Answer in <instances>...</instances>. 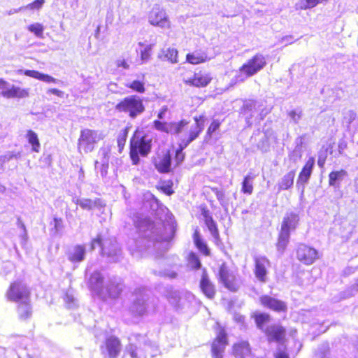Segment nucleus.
I'll list each match as a JSON object with an SVG mask.
<instances>
[{"label":"nucleus","instance_id":"nucleus-33","mask_svg":"<svg viewBox=\"0 0 358 358\" xmlns=\"http://www.w3.org/2000/svg\"><path fill=\"white\" fill-rule=\"evenodd\" d=\"M193 239L196 248L204 255H209V250L206 244L201 238L199 232L196 229L193 235Z\"/></svg>","mask_w":358,"mask_h":358},{"label":"nucleus","instance_id":"nucleus-5","mask_svg":"<svg viewBox=\"0 0 358 358\" xmlns=\"http://www.w3.org/2000/svg\"><path fill=\"white\" fill-rule=\"evenodd\" d=\"M30 296L31 292L29 287L20 280L11 282L6 293L7 299L15 303H27Z\"/></svg>","mask_w":358,"mask_h":358},{"label":"nucleus","instance_id":"nucleus-62","mask_svg":"<svg viewBox=\"0 0 358 358\" xmlns=\"http://www.w3.org/2000/svg\"><path fill=\"white\" fill-rule=\"evenodd\" d=\"M242 319H243V317L242 316H238V317H236V320L239 321V322H241L242 321Z\"/></svg>","mask_w":358,"mask_h":358},{"label":"nucleus","instance_id":"nucleus-49","mask_svg":"<svg viewBox=\"0 0 358 358\" xmlns=\"http://www.w3.org/2000/svg\"><path fill=\"white\" fill-rule=\"evenodd\" d=\"M220 122L218 120H213L208 129L207 134L211 136L220 127Z\"/></svg>","mask_w":358,"mask_h":358},{"label":"nucleus","instance_id":"nucleus-42","mask_svg":"<svg viewBox=\"0 0 358 358\" xmlns=\"http://www.w3.org/2000/svg\"><path fill=\"white\" fill-rule=\"evenodd\" d=\"M172 187L173 182L171 180L163 181L158 187V189H160L167 195H171L174 192Z\"/></svg>","mask_w":358,"mask_h":358},{"label":"nucleus","instance_id":"nucleus-21","mask_svg":"<svg viewBox=\"0 0 358 358\" xmlns=\"http://www.w3.org/2000/svg\"><path fill=\"white\" fill-rule=\"evenodd\" d=\"M200 287L203 293L209 299H212L215 294V289L213 283L210 281L208 276L205 271H203L200 281Z\"/></svg>","mask_w":358,"mask_h":358},{"label":"nucleus","instance_id":"nucleus-55","mask_svg":"<svg viewBox=\"0 0 358 358\" xmlns=\"http://www.w3.org/2000/svg\"><path fill=\"white\" fill-rule=\"evenodd\" d=\"M213 192H215L218 200L222 201L224 197V194L222 191L218 190L217 189H214Z\"/></svg>","mask_w":358,"mask_h":358},{"label":"nucleus","instance_id":"nucleus-9","mask_svg":"<svg viewBox=\"0 0 358 358\" xmlns=\"http://www.w3.org/2000/svg\"><path fill=\"white\" fill-rule=\"evenodd\" d=\"M168 299L176 309H181L188 307L194 299V296L189 292L180 293L175 290L169 292Z\"/></svg>","mask_w":358,"mask_h":358},{"label":"nucleus","instance_id":"nucleus-19","mask_svg":"<svg viewBox=\"0 0 358 358\" xmlns=\"http://www.w3.org/2000/svg\"><path fill=\"white\" fill-rule=\"evenodd\" d=\"M233 353L236 358H253L250 345L247 341H241L234 344Z\"/></svg>","mask_w":358,"mask_h":358},{"label":"nucleus","instance_id":"nucleus-22","mask_svg":"<svg viewBox=\"0 0 358 358\" xmlns=\"http://www.w3.org/2000/svg\"><path fill=\"white\" fill-rule=\"evenodd\" d=\"M201 215L203 217V220L206 227H208L211 235L215 240L219 239V231L217 227L216 223L213 220L212 216L210 215L209 211L205 208L202 209Z\"/></svg>","mask_w":358,"mask_h":358},{"label":"nucleus","instance_id":"nucleus-57","mask_svg":"<svg viewBox=\"0 0 358 358\" xmlns=\"http://www.w3.org/2000/svg\"><path fill=\"white\" fill-rule=\"evenodd\" d=\"M150 56L149 50H145L144 52H141L142 60L147 59Z\"/></svg>","mask_w":358,"mask_h":358},{"label":"nucleus","instance_id":"nucleus-45","mask_svg":"<svg viewBox=\"0 0 358 358\" xmlns=\"http://www.w3.org/2000/svg\"><path fill=\"white\" fill-rule=\"evenodd\" d=\"M288 115L294 124H298L302 117V111L293 110L288 113Z\"/></svg>","mask_w":358,"mask_h":358},{"label":"nucleus","instance_id":"nucleus-63","mask_svg":"<svg viewBox=\"0 0 358 358\" xmlns=\"http://www.w3.org/2000/svg\"><path fill=\"white\" fill-rule=\"evenodd\" d=\"M252 103H247L244 106L245 108H249L250 107H252Z\"/></svg>","mask_w":358,"mask_h":358},{"label":"nucleus","instance_id":"nucleus-27","mask_svg":"<svg viewBox=\"0 0 358 358\" xmlns=\"http://www.w3.org/2000/svg\"><path fill=\"white\" fill-rule=\"evenodd\" d=\"M18 317L21 320H26L31 316V306L30 299L27 300V303L20 302L17 306Z\"/></svg>","mask_w":358,"mask_h":358},{"label":"nucleus","instance_id":"nucleus-53","mask_svg":"<svg viewBox=\"0 0 358 358\" xmlns=\"http://www.w3.org/2000/svg\"><path fill=\"white\" fill-rule=\"evenodd\" d=\"M275 358H289V356L285 352L278 350V352L275 354Z\"/></svg>","mask_w":358,"mask_h":358},{"label":"nucleus","instance_id":"nucleus-60","mask_svg":"<svg viewBox=\"0 0 358 358\" xmlns=\"http://www.w3.org/2000/svg\"><path fill=\"white\" fill-rule=\"evenodd\" d=\"M325 159H321L320 157L317 160V164L319 166L322 167L324 164Z\"/></svg>","mask_w":358,"mask_h":358},{"label":"nucleus","instance_id":"nucleus-7","mask_svg":"<svg viewBox=\"0 0 358 358\" xmlns=\"http://www.w3.org/2000/svg\"><path fill=\"white\" fill-rule=\"evenodd\" d=\"M122 343L116 336L106 337L100 347L101 353L108 358H117L122 351Z\"/></svg>","mask_w":358,"mask_h":358},{"label":"nucleus","instance_id":"nucleus-37","mask_svg":"<svg viewBox=\"0 0 358 358\" xmlns=\"http://www.w3.org/2000/svg\"><path fill=\"white\" fill-rule=\"evenodd\" d=\"M108 297L117 299L122 293V289L117 283H112L106 287Z\"/></svg>","mask_w":358,"mask_h":358},{"label":"nucleus","instance_id":"nucleus-15","mask_svg":"<svg viewBox=\"0 0 358 358\" xmlns=\"http://www.w3.org/2000/svg\"><path fill=\"white\" fill-rule=\"evenodd\" d=\"M269 342H282L286 335L285 329L280 324H271L264 331Z\"/></svg>","mask_w":358,"mask_h":358},{"label":"nucleus","instance_id":"nucleus-59","mask_svg":"<svg viewBox=\"0 0 358 358\" xmlns=\"http://www.w3.org/2000/svg\"><path fill=\"white\" fill-rule=\"evenodd\" d=\"M167 110V107L165 106V107H163L162 108V110L160 112V113L158 114V120H159V119H162V115L163 113Z\"/></svg>","mask_w":358,"mask_h":358},{"label":"nucleus","instance_id":"nucleus-26","mask_svg":"<svg viewBox=\"0 0 358 358\" xmlns=\"http://www.w3.org/2000/svg\"><path fill=\"white\" fill-rule=\"evenodd\" d=\"M18 72L19 73L24 74V76H29L45 83H57V79L51 76L40 73L35 70H20Z\"/></svg>","mask_w":358,"mask_h":358},{"label":"nucleus","instance_id":"nucleus-50","mask_svg":"<svg viewBox=\"0 0 358 358\" xmlns=\"http://www.w3.org/2000/svg\"><path fill=\"white\" fill-rule=\"evenodd\" d=\"M162 18L159 21H158V27H161L162 28H169L170 27V23L169 20H167L166 17L165 16V14L163 15V17L161 16Z\"/></svg>","mask_w":358,"mask_h":358},{"label":"nucleus","instance_id":"nucleus-18","mask_svg":"<svg viewBox=\"0 0 358 358\" xmlns=\"http://www.w3.org/2000/svg\"><path fill=\"white\" fill-rule=\"evenodd\" d=\"M260 302L264 306L275 311L285 312L287 310V306L283 301L278 300L270 296H262L260 297Z\"/></svg>","mask_w":358,"mask_h":358},{"label":"nucleus","instance_id":"nucleus-44","mask_svg":"<svg viewBox=\"0 0 358 358\" xmlns=\"http://www.w3.org/2000/svg\"><path fill=\"white\" fill-rule=\"evenodd\" d=\"M189 263L191 266L194 268H199L201 266V262L199 259V257L196 255L193 252L189 253Z\"/></svg>","mask_w":358,"mask_h":358},{"label":"nucleus","instance_id":"nucleus-17","mask_svg":"<svg viewBox=\"0 0 358 358\" xmlns=\"http://www.w3.org/2000/svg\"><path fill=\"white\" fill-rule=\"evenodd\" d=\"M212 80V76L209 73L199 72L194 73L192 78L185 80V83L197 87L207 86Z\"/></svg>","mask_w":358,"mask_h":358},{"label":"nucleus","instance_id":"nucleus-30","mask_svg":"<svg viewBox=\"0 0 358 358\" xmlns=\"http://www.w3.org/2000/svg\"><path fill=\"white\" fill-rule=\"evenodd\" d=\"M26 138L29 143L31 145V150L34 152H39L41 149V143L37 134L29 129L27 131Z\"/></svg>","mask_w":358,"mask_h":358},{"label":"nucleus","instance_id":"nucleus-40","mask_svg":"<svg viewBox=\"0 0 358 358\" xmlns=\"http://www.w3.org/2000/svg\"><path fill=\"white\" fill-rule=\"evenodd\" d=\"M28 30L33 33L37 37L42 38L43 37L44 27L40 23H34L28 26Z\"/></svg>","mask_w":358,"mask_h":358},{"label":"nucleus","instance_id":"nucleus-10","mask_svg":"<svg viewBox=\"0 0 358 358\" xmlns=\"http://www.w3.org/2000/svg\"><path fill=\"white\" fill-rule=\"evenodd\" d=\"M219 279L228 289L232 292H236L238 289L239 286L234 274L225 264H222L220 268Z\"/></svg>","mask_w":358,"mask_h":358},{"label":"nucleus","instance_id":"nucleus-54","mask_svg":"<svg viewBox=\"0 0 358 358\" xmlns=\"http://www.w3.org/2000/svg\"><path fill=\"white\" fill-rule=\"evenodd\" d=\"M53 220L55 222L54 227L55 229H57L58 228L62 227V218L54 217Z\"/></svg>","mask_w":358,"mask_h":358},{"label":"nucleus","instance_id":"nucleus-1","mask_svg":"<svg viewBox=\"0 0 358 358\" xmlns=\"http://www.w3.org/2000/svg\"><path fill=\"white\" fill-rule=\"evenodd\" d=\"M158 250L167 251L173 238L176 224L173 215L169 209L158 201Z\"/></svg>","mask_w":358,"mask_h":358},{"label":"nucleus","instance_id":"nucleus-4","mask_svg":"<svg viewBox=\"0 0 358 358\" xmlns=\"http://www.w3.org/2000/svg\"><path fill=\"white\" fill-rule=\"evenodd\" d=\"M115 108L120 113H127L131 118H135L145 110L143 100L136 95L123 98L115 105Z\"/></svg>","mask_w":358,"mask_h":358},{"label":"nucleus","instance_id":"nucleus-64","mask_svg":"<svg viewBox=\"0 0 358 358\" xmlns=\"http://www.w3.org/2000/svg\"><path fill=\"white\" fill-rule=\"evenodd\" d=\"M176 276V273H172V275H171V278H175Z\"/></svg>","mask_w":358,"mask_h":358},{"label":"nucleus","instance_id":"nucleus-39","mask_svg":"<svg viewBox=\"0 0 358 358\" xmlns=\"http://www.w3.org/2000/svg\"><path fill=\"white\" fill-rule=\"evenodd\" d=\"M171 156L169 153H167L164 157L162 159L159 164H158V171L161 173H168L171 169Z\"/></svg>","mask_w":358,"mask_h":358},{"label":"nucleus","instance_id":"nucleus-3","mask_svg":"<svg viewBox=\"0 0 358 358\" xmlns=\"http://www.w3.org/2000/svg\"><path fill=\"white\" fill-rule=\"evenodd\" d=\"M194 123L190 125L189 129V134L187 136H182L179 143V149L176 151V160L177 164L181 163L184 158L185 155L182 150L194 140H195L199 135V134L204 129L203 117H195Z\"/></svg>","mask_w":358,"mask_h":358},{"label":"nucleus","instance_id":"nucleus-58","mask_svg":"<svg viewBox=\"0 0 358 358\" xmlns=\"http://www.w3.org/2000/svg\"><path fill=\"white\" fill-rule=\"evenodd\" d=\"M292 39V36H284L281 38V41L283 42V41H287L289 43H292V42L291 41V40Z\"/></svg>","mask_w":358,"mask_h":358},{"label":"nucleus","instance_id":"nucleus-16","mask_svg":"<svg viewBox=\"0 0 358 358\" xmlns=\"http://www.w3.org/2000/svg\"><path fill=\"white\" fill-rule=\"evenodd\" d=\"M1 94L6 99H25L29 96V90L28 88H21L20 87L12 85L10 87L1 92Z\"/></svg>","mask_w":358,"mask_h":358},{"label":"nucleus","instance_id":"nucleus-41","mask_svg":"<svg viewBox=\"0 0 358 358\" xmlns=\"http://www.w3.org/2000/svg\"><path fill=\"white\" fill-rule=\"evenodd\" d=\"M126 87L138 93H143L145 90L144 83L140 80H133L131 83L129 84H127Z\"/></svg>","mask_w":358,"mask_h":358},{"label":"nucleus","instance_id":"nucleus-46","mask_svg":"<svg viewBox=\"0 0 358 358\" xmlns=\"http://www.w3.org/2000/svg\"><path fill=\"white\" fill-rule=\"evenodd\" d=\"M44 2L45 0H34L31 3L27 4L25 6V8L29 10H38L43 6Z\"/></svg>","mask_w":358,"mask_h":358},{"label":"nucleus","instance_id":"nucleus-34","mask_svg":"<svg viewBox=\"0 0 358 358\" xmlns=\"http://www.w3.org/2000/svg\"><path fill=\"white\" fill-rule=\"evenodd\" d=\"M255 176H251L250 174L247 175L242 182V189L241 191L244 194H251L253 192V185L252 182L254 180Z\"/></svg>","mask_w":358,"mask_h":358},{"label":"nucleus","instance_id":"nucleus-56","mask_svg":"<svg viewBox=\"0 0 358 358\" xmlns=\"http://www.w3.org/2000/svg\"><path fill=\"white\" fill-rule=\"evenodd\" d=\"M8 83L5 80L0 78V90L1 92L8 89Z\"/></svg>","mask_w":358,"mask_h":358},{"label":"nucleus","instance_id":"nucleus-8","mask_svg":"<svg viewBox=\"0 0 358 358\" xmlns=\"http://www.w3.org/2000/svg\"><path fill=\"white\" fill-rule=\"evenodd\" d=\"M266 64L265 57L262 55L257 54L243 64L240 68L239 71L247 77H250L262 69Z\"/></svg>","mask_w":358,"mask_h":358},{"label":"nucleus","instance_id":"nucleus-20","mask_svg":"<svg viewBox=\"0 0 358 358\" xmlns=\"http://www.w3.org/2000/svg\"><path fill=\"white\" fill-rule=\"evenodd\" d=\"M315 164V159L313 157L308 159L306 162L305 166L302 169L301 171L299 173V176L297 179L296 185H302L303 186L308 182L312 170Z\"/></svg>","mask_w":358,"mask_h":358},{"label":"nucleus","instance_id":"nucleus-47","mask_svg":"<svg viewBox=\"0 0 358 358\" xmlns=\"http://www.w3.org/2000/svg\"><path fill=\"white\" fill-rule=\"evenodd\" d=\"M96 246L103 247V238L100 234L94 238L90 243L91 250H94Z\"/></svg>","mask_w":358,"mask_h":358},{"label":"nucleus","instance_id":"nucleus-24","mask_svg":"<svg viewBox=\"0 0 358 358\" xmlns=\"http://www.w3.org/2000/svg\"><path fill=\"white\" fill-rule=\"evenodd\" d=\"M76 204L79 205L83 209L88 210L94 208H103L105 206V203L101 199H96L94 200L90 199H77Z\"/></svg>","mask_w":358,"mask_h":358},{"label":"nucleus","instance_id":"nucleus-61","mask_svg":"<svg viewBox=\"0 0 358 358\" xmlns=\"http://www.w3.org/2000/svg\"><path fill=\"white\" fill-rule=\"evenodd\" d=\"M356 191L358 193V178L355 180Z\"/></svg>","mask_w":358,"mask_h":358},{"label":"nucleus","instance_id":"nucleus-31","mask_svg":"<svg viewBox=\"0 0 358 358\" xmlns=\"http://www.w3.org/2000/svg\"><path fill=\"white\" fill-rule=\"evenodd\" d=\"M347 176L345 170L332 171L329 175V184L330 186H336Z\"/></svg>","mask_w":358,"mask_h":358},{"label":"nucleus","instance_id":"nucleus-2","mask_svg":"<svg viewBox=\"0 0 358 358\" xmlns=\"http://www.w3.org/2000/svg\"><path fill=\"white\" fill-rule=\"evenodd\" d=\"M152 140L143 131L136 129L129 143V156L132 164L136 165L139 163V157H146L151 150Z\"/></svg>","mask_w":358,"mask_h":358},{"label":"nucleus","instance_id":"nucleus-25","mask_svg":"<svg viewBox=\"0 0 358 358\" xmlns=\"http://www.w3.org/2000/svg\"><path fill=\"white\" fill-rule=\"evenodd\" d=\"M103 283V277L99 272L92 273L88 281V286L91 290L101 294Z\"/></svg>","mask_w":358,"mask_h":358},{"label":"nucleus","instance_id":"nucleus-52","mask_svg":"<svg viewBox=\"0 0 358 358\" xmlns=\"http://www.w3.org/2000/svg\"><path fill=\"white\" fill-rule=\"evenodd\" d=\"M48 92L49 94H55L59 97H62L64 95V92L58 89H56V88H51V89H49Z\"/></svg>","mask_w":358,"mask_h":358},{"label":"nucleus","instance_id":"nucleus-12","mask_svg":"<svg viewBox=\"0 0 358 358\" xmlns=\"http://www.w3.org/2000/svg\"><path fill=\"white\" fill-rule=\"evenodd\" d=\"M227 345V339L226 333L223 329H220L216 338L212 343L211 352L213 358H222Z\"/></svg>","mask_w":358,"mask_h":358},{"label":"nucleus","instance_id":"nucleus-6","mask_svg":"<svg viewBox=\"0 0 358 358\" xmlns=\"http://www.w3.org/2000/svg\"><path fill=\"white\" fill-rule=\"evenodd\" d=\"M100 139L96 131L88 128L81 129L77 143L79 152H92Z\"/></svg>","mask_w":358,"mask_h":358},{"label":"nucleus","instance_id":"nucleus-36","mask_svg":"<svg viewBox=\"0 0 358 358\" xmlns=\"http://www.w3.org/2000/svg\"><path fill=\"white\" fill-rule=\"evenodd\" d=\"M289 233L287 231L281 229L278 241L277 243V248L278 250L283 252L289 242Z\"/></svg>","mask_w":358,"mask_h":358},{"label":"nucleus","instance_id":"nucleus-35","mask_svg":"<svg viewBox=\"0 0 358 358\" xmlns=\"http://www.w3.org/2000/svg\"><path fill=\"white\" fill-rule=\"evenodd\" d=\"M129 128L128 127H124L117 136V143L120 152H121L124 148L129 134Z\"/></svg>","mask_w":358,"mask_h":358},{"label":"nucleus","instance_id":"nucleus-38","mask_svg":"<svg viewBox=\"0 0 358 358\" xmlns=\"http://www.w3.org/2000/svg\"><path fill=\"white\" fill-rule=\"evenodd\" d=\"M254 318L257 327L260 329H263V327L265 324L270 322V315L266 313H255Z\"/></svg>","mask_w":358,"mask_h":358},{"label":"nucleus","instance_id":"nucleus-32","mask_svg":"<svg viewBox=\"0 0 358 358\" xmlns=\"http://www.w3.org/2000/svg\"><path fill=\"white\" fill-rule=\"evenodd\" d=\"M294 176L295 172L294 171L285 174L279 182V189L284 190L289 189L293 185Z\"/></svg>","mask_w":358,"mask_h":358},{"label":"nucleus","instance_id":"nucleus-11","mask_svg":"<svg viewBox=\"0 0 358 358\" xmlns=\"http://www.w3.org/2000/svg\"><path fill=\"white\" fill-rule=\"evenodd\" d=\"M190 126L185 120H181L178 123L164 122L158 120V131H162L167 134H180L186 131L189 134Z\"/></svg>","mask_w":358,"mask_h":358},{"label":"nucleus","instance_id":"nucleus-28","mask_svg":"<svg viewBox=\"0 0 358 358\" xmlns=\"http://www.w3.org/2000/svg\"><path fill=\"white\" fill-rule=\"evenodd\" d=\"M85 248L83 245H76L73 252L69 255V259L71 262H80L85 259Z\"/></svg>","mask_w":358,"mask_h":358},{"label":"nucleus","instance_id":"nucleus-14","mask_svg":"<svg viewBox=\"0 0 358 358\" xmlns=\"http://www.w3.org/2000/svg\"><path fill=\"white\" fill-rule=\"evenodd\" d=\"M317 251L308 247L306 245H301L297 250L298 259L305 264L310 265L317 259Z\"/></svg>","mask_w":358,"mask_h":358},{"label":"nucleus","instance_id":"nucleus-43","mask_svg":"<svg viewBox=\"0 0 358 358\" xmlns=\"http://www.w3.org/2000/svg\"><path fill=\"white\" fill-rule=\"evenodd\" d=\"M164 57L171 63H177L178 50L174 48H168L164 52Z\"/></svg>","mask_w":358,"mask_h":358},{"label":"nucleus","instance_id":"nucleus-48","mask_svg":"<svg viewBox=\"0 0 358 358\" xmlns=\"http://www.w3.org/2000/svg\"><path fill=\"white\" fill-rule=\"evenodd\" d=\"M356 118L357 114L352 110L348 111L344 116V119L348 124H350Z\"/></svg>","mask_w":358,"mask_h":358},{"label":"nucleus","instance_id":"nucleus-13","mask_svg":"<svg viewBox=\"0 0 358 358\" xmlns=\"http://www.w3.org/2000/svg\"><path fill=\"white\" fill-rule=\"evenodd\" d=\"M270 262L265 257H255V270L254 273L257 279L261 282H266L267 280V268Z\"/></svg>","mask_w":358,"mask_h":358},{"label":"nucleus","instance_id":"nucleus-51","mask_svg":"<svg viewBox=\"0 0 358 358\" xmlns=\"http://www.w3.org/2000/svg\"><path fill=\"white\" fill-rule=\"evenodd\" d=\"M116 66L117 68H122L124 69H127L129 68V64L125 59H120L116 62Z\"/></svg>","mask_w":358,"mask_h":358},{"label":"nucleus","instance_id":"nucleus-23","mask_svg":"<svg viewBox=\"0 0 358 358\" xmlns=\"http://www.w3.org/2000/svg\"><path fill=\"white\" fill-rule=\"evenodd\" d=\"M299 216L294 213H287L283 218L281 225V229L287 231L288 233L291 230H294L299 222Z\"/></svg>","mask_w":358,"mask_h":358},{"label":"nucleus","instance_id":"nucleus-29","mask_svg":"<svg viewBox=\"0 0 358 358\" xmlns=\"http://www.w3.org/2000/svg\"><path fill=\"white\" fill-rule=\"evenodd\" d=\"M209 58L206 52H194L192 54H187L186 60L192 64H199L208 61Z\"/></svg>","mask_w":358,"mask_h":358}]
</instances>
